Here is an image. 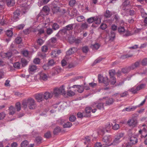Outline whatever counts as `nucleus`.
Wrapping results in <instances>:
<instances>
[{"label":"nucleus","instance_id":"1","mask_svg":"<svg viewBox=\"0 0 147 147\" xmlns=\"http://www.w3.org/2000/svg\"><path fill=\"white\" fill-rule=\"evenodd\" d=\"M53 93V95H54V96L56 97L59 96L61 94L65 95V90L64 86L63 85L59 88L55 89Z\"/></svg>","mask_w":147,"mask_h":147},{"label":"nucleus","instance_id":"2","mask_svg":"<svg viewBox=\"0 0 147 147\" xmlns=\"http://www.w3.org/2000/svg\"><path fill=\"white\" fill-rule=\"evenodd\" d=\"M28 107L30 109H34L36 107V104L34 100L31 98H29L27 99Z\"/></svg>","mask_w":147,"mask_h":147},{"label":"nucleus","instance_id":"3","mask_svg":"<svg viewBox=\"0 0 147 147\" xmlns=\"http://www.w3.org/2000/svg\"><path fill=\"white\" fill-rule=\"evenodd\" d=\"M137 119L134 117H133L131 119H129L127 121V124L130 127H135L137 124Z\"/></svg>","mask_w":147,"mask_h":147},{"label":"nucleus","instance_id":"4","mask_svg":"<svg viewBox=\"0 0 147 147\" xmlns=\"http://www.w3.org/2000/svg\"><path fill=\"white\" fill-rule=\"evenodd\" d=\"M35 97L38 102H40L44 100L43 94L41 93L35 94Z\"/></svg>","mask_w":147,"mask_h":147},{"label":"nucleus","instance_id":"5","mask_svg":"<svg viewBox=\"0 0 147 147\" xmlns=\"http://www.w3.org/2000/svg\"><path fill=\"white\" fill-rule=\"evenodd\" d=\"M38 75L39 76L40 79V80L46 81L48 78L47 75L42 71L39 73Z\"/></svg>","mask_w":147,"mask_h":147},{"label":"nucleus","instance_id":"6","mask_svg":"<svg viewBox=\"0 0 147 147\" xmlns=\"http://www.w3.org/2000/svg\"><path fill=\"white\" fill-rule=\"evenodd\" d=\"M20 14V11L19 9H16L13 12V19L14 21H16L19 19V16Z\"/></svg>","mask_w":147,"mask_h":147},{"label":"nucleus","instance_id":"7","mask_svg":"<svg viewBox=\"0 0 147 147\" xmlns=\"http://www.w3.org/2000/svg\"><path fill=\"white\" fill-rule=\"evenodd\" d=\"M3 1L9 7L13 6L15 4V0H3Z\"/></svg>","mask_w":147,"mask_h":147},{"label":"nucleus","instance_id":"8","mask_svg":"<svg viewBox=\"0 0 147 147\" xmlns=\"http://www.w3.org/2000/svg\"><path fill=\"white\" fill-rule=\"evenodd\" d=\"M44 99L47 100L49 98H51L53 96L52 92H45L43 94Z\"/></svg>","mask_w":147,"mask_h":147},{"label":"nucleus","instance_id":"9","mask_svg":"<svg viewBox=\"0 0 147 147\" xmlns=\"http://www.w3.org/2000/svg\"><path fill=\"white\" fill-rule=\"evenodd\" d=\"M111 140V136L109 135H106L103 136L102 139V141L105 143L109 142Z\"/></svg>","mask_w":147,"mask_h":147},{"label":"nucleus","instance_id":"10","mask_svg":"<svg viewBox=\"0 0 147 147\" xmlns=\"http://www.w3.org/2000/svg\"><path fill=\"white\" fill-rule=\"evenodd\" d=\"M72 87L73 88H77L78 92L80 93H82L84 91V86L83 85H74Z\"/></svg>","mask_w":147,"mask_h":147},{"label":"nucleus","instance_id":"11","mask_svg":"<svg viewBox=\"0 0 147 147\" xmlns=\"http://www.w3.org/2000/svg\"><path fill=\"white\" fill-rule=\"evenodd\" d=\"M105 105H112L115 101V100L112 98H107Z\"/></svg>","mask_w":147,"mask_h":147},{"label":"nucleus","instance_id":"12","mask_svg":"<svg viewBox=\"0 0 147 147\" xmlns=\"http://www.w3.org/2000/svg\"><path fill=\"white\" fill-rule=\"evenodd\" d=\"M51 8L53 13H57L59 11V7L55 4H53V3L52 5Z\"/></svg>","mask_w":147,"mask_h":147},{"label":"nucleus","instance_id":"13","mask_svg":"<svg viewBox=\"0 0 147 147\" xmlns=\"http://www.w3.org/2000/svg\"><path fill=\"white\" fill-rule=\"evenodd\" d=\"M121 141V140H119L115 137L113 142L109 144H107V146H109L111 145H117Z\"/></svg>","mask_w":147,"mask_h":147},{"label":"nucleus","instance_id":"14","mask_svg":"<svg viewBox=\"0 0 147 147\" xmlns=\"http://www.w3.org/2000/svg\"><path fill=\"white\" fill-rule=\"evenodd\" d=\"M37 69V67L36 65H30L29 67V71L30 73L34 72Z\"/></svg>","mask_w":147,"mask_h":147},{"label":"nucleus","instance_id":"15","mask_svg":"<svg viewBox=\"0 0 147 147\" xmlns=\"http://www.w3.org/2000/svg\"><path fill=\"white\" fill-rule=\"evenodd\" d=\"M138 142V139L136 137L132 136L130 138L129 142L133 145L136 143Z\"/></svg>","mask_w":147,"mask_h":147},{"label":"nucleus","instance_id":"16","mask_svg":"<svg viewBox=\"0 0 147 147\" xmlns=\"http://www.w3.org/2000/svg\"><path fill=\"white\" fill-rule=\"evenodd\" d=\"M75 51V48L74 47L71 48L69 49L66 52V54L67 55H70L74 54Z\"/></svg>","mask_w":147,"mask_h":147},{"label":"nucleus","instance_id":"17","mask_svg":"<svg viewBox=\"0 0 147 147\" xmlns=\"http://www.w3.org/2000/svg\"><path fill=\"white\" fill-rule=\"evenodd\" d=\"M115 37V34L114 31H111L110 34L109 35V40L111 41H113Z\"/></svg>","mask_w":147,"mask_h":147},{"label":"nucleus","instance_id":"18","mask_svg":"<svg viewBox=\"0 0 147 147\" xmlns=\"http://www.w3.org/2000/svg\"><path fill=\"white\" fill-rule=\"evenodd\" d=\"M142 129L143 131V134H146L142 135L141 136V138H145L147 136V126L145 125L144 127Z\"/></svg>","mask_w":147,"mask_h":147},{"label":"nucleus","instance_id":"19","mask_svg":"<svg viewBox=\"0 0 147 147\" xmlns=\"http://www.w3.org/2000/svg\"><path fill=\"white\" fill-rule=\"evenodd\" d=\"M9 115H13L15 113L16 109L13 106H11L9 109Z\"/></svg>","mask_w":147,"mask_h":147},{"label":"nucleus","instance_id":"20","mask_svg":"<svg viewBox=\"0 0 147 147\" xmlns=\"http://www.w3.org/2000/svg\"><path fill=\"white\" fill-rule=\"evenodd\" d=\"M28 142L26 140H25L22 142L20 144V146L19 147H28Z\"/></svg>","mask_w":147,"mask_h":147},{"label":"nucleus","instance_id":"21","mask_svg":"<svg viewBox=\"0 0 147 147\" xmlns=\"http://www.w3.org/2000/svg\"><path fill=\"white\" fill-rule=\"evenodd\" d=\"M53 70L54 71V73H53L54 75L55 74H57L59 73L61 71V69L59 67L57 66L54 67L53 69Z\"/></svg>","mask_w":147,"mask_h":147},{"label":"nucleus","instance_id":"22","mask_svg":"<svg viewBox=\"0 0 147 147\" xmlns=\"http://www.w3.org/2000/svg\"><path fill=\"white\" fill-rule=\"evenodd\" d=\"M112 15V13L109 10H107L104 14V16L106 18H109Z\"/></svg>","mask_w":147,"mask_h":147},{"label":"nucleus","instance_id":"23","mask_svg":"<svg viewBox=\"0 0 147 147\" xmlns=\"http://www.w3.org/2000/svg\"><path fill=\"white\" fill-rule=\"evenodd\" d=\"M52 26V29L54 30H57L59 28V25L57 23H53V24Z\"/></svg>","mask_w":147,"mask_h":147},{"label":"nucleus","instance_id":"24","mask_svg":"<svg viewBox=\"0 0 147 147\" xmlns=\"http://www.w3.org/2000/svg\"><path fill=\"white\" fill-rule=\"evenodd\" d=\"M90 116L89 115L85 114L84 113H82L80 112H78L77 114L78 117L79 118H81L83 117H90Z\"/></svg>","mask_w":147,"mask_h":147},{"label":"nucleus","instance_id":"25","mask_svg":"<svg viewBox=\"0 0 147 147\" xmlns=\"http://www.w3.org/2000/svg\"><path fill=\"white\" fill-rule=\"evenodd\" d=\"M61 131V129L60 127H57L54 129L53 131V133L54 135H57L58 133L60 132Z\"/></svg>","mask_w":147,"mask_h":147},{"label":"nucleus","instance_id":"26","mask_svg":"<svg viewBox=\"0 0 147 147\" xmlns=\"http://www.w3.org/2000/svg\"><path fill=\"white\" fill-rule=\"evenodd\" d=\"M133 3V1L130 0H126L124 1L123 3V5L124 6H126L128 5H130Z\"/></svg>","mask_w":147,"mask_h":147},{"label":"nucleus","instance_id":"27","mask_svg":"<svg viewBox=\"0 0 147 147\" xmlns=\"http://www.w3.org/2000/svg\"><path fill=\"white\" fill-rule=\"evenodd\" d=\"M124 133L121 132L117 134L115 137L119 140H121V138L124 136Z\"/></svg>","mask_w":147,"mask_h":147},{"label":"nucleus","instance_id":"28","mask_svg":"<svg viewBox=\"0 0 147 147\" xmlns=\"http://www.w3.org/2000/svg\"><path fill=\"white\" fill-rule=\"evenodd\" d=\"M130 71L129 67L123 68L121 69V71L124 74H126L129 72Z\"/></svg>","mask_w":147,"mask_h":147},{"label":"nucleus","instance_id":"29","mask_svg":"<svg viewBox=\"0 0 147 147\" xmlns=\"http://www.w3.org/2000/svg\"><path fill=\"white\" fill-rule=\"evenodd\" d=\"M72 123L69 122H67L64 123L63 125L64 128H69L71 127Z\"/></svg>","mask_w":147,"mask_h":147},{"label":"nucleus","instance_id":"30","mask_svg":"<svg viewBox=\"0 0 147 147\" xmlns=\"http://www.w3.org/2000/svg\"><path fill=\"white\" fill-rule=\"evenodd\" d=\"M97 103L94 102L91 105L92 107L94 108V109L92 110V111L93 113H95L96 110V108H97Z\"/></svg>","mask_w":147,"mask_h":147},{"label":"nucleus","instance_id":"31","mask_svg":"<svg viewBox=\"0 0 147 147\" xmlns=\"http://www.w3.org/2000/svg\"><path fill=\"white\" fill-rule=\"evenodd\" d=\"M74 25V24H71L67 25L65 27L67 31L72 30L73 28Z\"/></svg>","mask_w":147,"mask_h":147},{"label":"nucleus","instance_id":"32","mask_svg":"<svg viewBox=\"0 0 147 147\" xmlns=\"http://www.w3.org/2000/svg\"><path fill=\"white\" fill-rule=\"evenodd\" d=\"M106 131V129L105 128H102L98 132V134L103 136L105 134Z\"/></svg>","mask_w":147,"mask_h":147},{"label":"nucleus","instance_id":"33","mask_svg":"<svg viewBox=\"0 0 147 147\" xmlns=\"http://www.w3.org/2000/svg\"><path fill=\"white\" fill-rule=\"evenodd\" d=\"M102 82L106 86H107L109 84V79L107 77H104V80Z\"/></svg>","mask_w":147,"mask_h":147},{"label":"nucleus","instance_id":"34","mask_svg":"<svg viewBox=\"0 0 147 147\" xmlns=\"http://www.w3.org/2000/svg\"><path fill=\"white\" fill-rule=\"evenodd\" d=\"M104 103H97V108L99 109H104Z\"/></svg>","mask_w":147,"mask_h":147},{"label":"nucleus","instance_id":"35","mask_svg":"<svg viewBox=\"0 0 147 147\" xmlns=\"http://www.w3.org/2000/svg\"><path fill=\"white\" fill-rule=\"evenodd\" d=\"M88 25L86 23H82L81 26L80 28L81 29H85L88 28Z\"/></svg>","mask_w":147,"mask_h":147},{"label":"nucleus","instance_id":"36","mask_svg":"<svg viewBox=\"0 0 147 147\" xmlns=\"http://www.w3.org/2000/svg\"><path fill=\"white\" fill-rule=\"evenodd\" d=\"M100 47V45L97 43H96L95 44L92 45L91 46V47L93 49H98Z\"/></svg>","mask_w":147,"mask_h":147},{"label":"nucleus","instance_id":"37","mask_svg":"<svg viewBox=\"0 0 147 147\" xmlns=\"http://www.w3.org/2000/svg\"><path fill=\"white\" fill-rule=\"evenodd\" d=\"M110 82L112 85H114L116 82V79L114 77H110Z\"/></svg>","mask_w":147,"mask_h":147},{"label":"nucleus","instance_id":"38","mask_svg":"<svg viewBox=\"0 0 147 147\" xmlns=\"http://www.w3.org/2000/svg\"><path fill=\"white\" fill-rule=\"evenodd\" d=\"M68 11L69 14L70 15L72 16H74L76 15L77 12V10L75 8L73 9L71 11V14L69 13L70 11L69 10H68Z\"/></svg>","mask_w":147,"mask_h":147},{"label":"nucleus","instance_id":"39","mask_svg":"<svg viewBox=\"0 0 147 147\" xmlns=\"http://www.w3.org/2000/svg\"><path fill=\"white\" fill-rule=\"evenodd\" d=\"M118 31L121 34L125 32V30L124 27L121 26L119 27Z\"/></svg>","mask_w":147,"mask_h":147},{"label":"nucleus","instance_id":"40","mask_svg":"<svg viewBox=\"0 0 147 147\" xmlns=\"http://www.w3.org/2000/svg\"><path fill=\"white\" fill-rule=\"evenodd\" d=\"M46 33L48 35L51 34L53 32V30L52 28H48L46 30Z\"/></svg>","mask_w":147,"mask_h":147},{"label":"nucleus","instance_id":"41","mask_svg":"<svg viewBox=\"0 0 147 147\" xmlns=\"http://www.w3.org/2000/svg\"><path fill=\"white\" fill-rule=\"evenodd\" d=\"M94 22L95 24H99L101 22V19L100 18L97 17H95Z\"/></svg>","mask_w":147,"mask_h":147},{"label":"nucleus","instance_id":"42","mask_svg":"<svg viewBox=\"0 0 147 147\" xmlns=\"http://www.w3.org/2000/svg\"><path fill=\"white\" fill-rule=\"evenodd\" d=\"M95 17L90 18L87 19V22L89 24H91L95 21Z\"/></svg>","mask_w":147,"mask_h":147},{"label":"nucleus","instance_id":"43","mask_svg":"<svg viewBox=\"0 0 147 147\" xmlns=\"http://www.w3.org/2000/svg\"><path fill=\"white\" fill-rule=\"evenodd\" d=\"M137 107H132L131 108H126L125 109H124L123 110V111H130L131 110L132 111H134L135 109H136V108Z\"/></svg>","mask_w":147,"mask_h":147},{"label":"nucleus","instance_id":"44","mask_svg":"<svg viewBox=\"0 0 147 147\" xmlns=\"http://www.w3.org/2000/svg\"><path fill=\"white\" fill-rule=\"evenodd\" d=\"M84 18L83 16H81L77 18V20L78 22H81L84 20Z\"/></svg>","mask_w":147,"mask_h":147},{"label":"nucleus","instance_id":"45","mask_svg":"<svg viewBox=\"0 0 147 147\" xmlns=\"http://www.w3.org/2000/svg\"><path fill=\"white\" fill-rule=\"evenodd\" d=\"M106 146L104 144L102 145L101 143L100 142L96 143L94 146V147H105Z\"/></svg>","mask_w":147,"mask_h":147},{"label":"nucleus","instance_id":"46","mask_svg":"<svg viewBox=\"0 0 147 147\" xmlns=\"http://www.w3.org/2000/svg\"><path fill=\"white\" fill-rule=\"evenodd\" d=\"M6 34L7 36L11 37L12 36L13 32L11 30H8L7 31Z\"/></svg>","mask_w":147,"mask_h":147},{"label":"nucleus","instance_id":"47","mask_svg":"<svg viewBox=\"0 0 147 147\" xmlns=\"http://www.w3.org/2000/svg\"><path fill=\"white\" fill-rule=\"evenodd\" d=\"M129 91L131 92L134 94H135L137 93V90L136 87H134L129 89Z\"/></svg>","mask_w":147,"mask_h":147},{"label":"nucleus","instance_id":"48","mask_svg":"<svg viewBox=\"0 0 147 147\" xmlns=\"http://www.w3.org/2000/svg\"><path fill=\"white\" fill-rule=\"evenodd\" d=\"M92 108L90 107H87L86 108L85 111L86 114H89L91 111Z\"/></svg>","mask_w":147,"mask_h":147},{"label":"nucleus","instance_id":"49","mask_svg":"<svg viewBox=\"0 0 147 147\" xmlns=\"http://www.w3.org/2000/svg\"><path fill=\"white\" fill-rule=\"evenodd\" d=\"M16 107L18 111H19L21 109L20 103L19 102H17L16 104Z\"/></svg>","mask_w":147,"mask_h":147},{"label":"nucleus","instance_id":"50","mask_svg":"<svg viewBox=\"0 0 147 147\" xmlns=\"http://www.w3.org/2000/svg\"><path fill=\"white\" fill-rule=\"evenodd\" d=\"M23 107L24 109H26L28 106L27 100H24L22 102Z\"/></svg>","mask_w":147,"mask_h":147},{"label":"nucleus","instance_id":"51","mask_svg":"<svg viewBox=\"0 0 147 147\" xmlns=\"http://www.w3.org/2000/svg\"><path fill=\"white\" fill-rule=\"evenodd\" d=\"M22 41V39L21 37H18L15 39V42L17 44H20Z\"/></svg>","mask_w":147,"mask_h":147},{"label":"nucleus","instance_id":"52","mask_svg":"<svg viewBox=\"0 0 147 147\" xmlns=\"http://www.w3.org/2000/svg\"><path fill=\"white\" fill-rule=\"evenodd\" d=\"M145 84H141L140 85L136 87V89L137 91L141 90V89L144 88L145 86Z\"/></svg>","mask_w":147,"mask_h":147},{"label":"nucleus","instance_id":"53","mask_svg":"<svg viewBox=\"0 0 147 147\" xmlns=\"http://www.w3.org/2000/svg\"><path fill=\"white\" fill-rule=\"evenodd\" d=\"M111 127V126L110 123H108L105 125V128L106 129V131L107 132L110 131L109 129Z\"/></svg>","mask_w":147,"mask_h":147},{"label":"nucleus","instance_id":"54","mask_svg":"<svg viewBox=\"0 0 147 147\" xmlns=\"http://www.w3.org/2000/svg\"><path fill=\"white\" fill-rule=\"evenodd\" d=\"M67 30L65 27H64L63 29L59 31V33H61V34L63 33L64 34L66 33H67Z\"/></svg>","mask_w":147,"mask_h":147},{"label":"nucleus","instance_id":"55","mask_svg":"<svg viewBox=\"0 0 147 147\" xmlns=\"http://www.w3.org/2000/svg\"><path fill=\"white\" fill-rule=\"evenodd\" d=\"M98 79L99 83H102L104 80V77H103L100 74H99L98 76Z\"/></svg>","mask_w":147,"mask_h":147},{"label":"nucleus","instance_id":"56","mask_svg":"<svg viewBox=\"0 0 147 147\" xmlns=\"http://www.w3.org/2000/svg\"><path fill=\"white\" fill-rule=\"evenodd\" d=\"M75 94V93L71 90L68 91L67 92V95L70 96H73Z\"/></svg>","mask_w":147,"mask_h":147},{"label":"nucleus","instance_id":"57","mask_svg":"<svg viewBox=\"0 0 147 147\" xmlns=\"http://www.w3.org/2000/svg\"><path fill=\"white\" fill-rule=\"evenodd\" d=\"M21 62L22 64V65L23 66H25L27 64V62L26 61V60L22 58L21 60Z\"/></svg>","mask_w":147,"mask_h":147},{"label":"nucleus","instance_id":"58","mask_svg":"<svg viewBox=\"0 0 147 147\" xmlns=\"http://www.w3.org/2000/svg\"><path fill=\"white\" fill-rule=\"evenodd\" d=\"M102 59L101 57H99L97 58L94 61L93 63V65L100 62L102 60Z\"/></svg>","mask_w":147,"mask_h":147},{"label":"nucleus","instance_id":"59","mask_svg":"<svg viewBox=\"0 0 147 147\" xmlns=\"http://www.w3.org/2000/svg\"><path fill=\"white\" fill-rule=\"evenodd\" d=\"M13 66L15 68L19 69L20 67V64L19 62H17L13 64Z\"/></svg>","mask_w":147,"mask_h":147},{"label":"nucleus","instance_id":"60","mask_svg":"<svg viewBox=\"0 0 147 147\" xmlns=\"http://www.w3.org/2000/svg\"><path fill=\"white\" fill-rule=\"evenodd\" d=\"M75 0H70L69 2V5L71 7H73L76 3Z\"/></svg>","mask_w":147,"mask_h":147},{"label":"nucleus","instance_id":"61","mask_svg":"<svg viewBox=\"0 0 147 147\" xmlns=\"http://www.w3.org/2000/svg\"><path fill=\"white\" fill-rule=\"evenodd\" d=\"M48 50V47L47 46L44 45L42 47L41 50L43 52H47Z\"/></svg>","mask_w":147,"mask_h":147},{"label":"nucleus","instance_id":"62","mask_svg":"<svg viewBox=\"0 0 147 147\" xmlns=\"http://www.w3.org/2000/svg\"><path fill=\"white\" fill-rule=\"evenodd\" d=\"M43 11L45 13H48L49 11V9L47 6H44L43 8Z\"/></svg>","mask_w":147,"mask_h":147},{"label":"nucleus","instance_id":"63","mask_svg":"<svg viewBox=\"0 0 147 147\" xmlns=\"http://www.w3.org/2000/svg\"><path fill=\"white\" fill-rule=\"evenodd\" d=\"M82 51L84 53H87L88 51V47L87 46H84L82 47Z\"/></svg>","mask_w":147,"mask_h":147},{"label":"nucleus","instance_id":"64","mask_svg":"<svg viewBox=\"0 0 147 147\" xmlns=\"http://www.w3.org/2000/svg\"><path fill=\"white\" fill-rule=\"evenodd\" d=\"M142 65L144 66L147 65V58H146L142 60Z\"/></svg>","mask_w":147,"mask_h":147}]
</instances>
